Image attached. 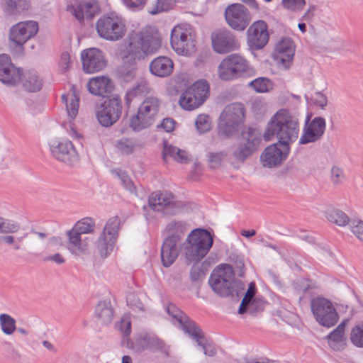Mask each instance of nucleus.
Instances as JSON below:
<instances>
[{"mask_svg": "<svg viewBox=\"0 0 363 363\" xmlns=\"http://www.w3.org/2000/svg\"><path fill=\"white\" fill-rule=\"evenodd\" d=\"M305 98L308 104H313L317 106H320L322 109L327 105L326 96L320 91L315 92L311 99L307 95H305Z\"/></svg>", "mask_w": 363, "mask_h": 363, "instance_id": "obj_56", "label": "nucleus"}, {"mask_svg": "<svg viewBox=\"0 0 363 363\" xmlns=\"http://www.w3.org/2000/svg\"><path fill=\"white\" fill-rule=\"evenodd\" d=\"M89 92L96 96H105L111 94L114 89V85L111 79L106 76H100L92 78L87 84Z\"/></svg>", "mask_w": 363, "mask_h": 363, "instance_id": "obj_24", "label": "nucleus"}, {"mask_svg": "<svg viewBox=\"0 0 363 363\" xmlns=\"http://www.w3.org/2000/svg\"><path fill=\"white\" fill-rule=\"evenodd\" d=\"M147 83L144 80H141L140 82H138V84L134 86L130 91H128L126 94V101H128L130 98L135 97L138 94H144L147 91Z\"/></svg>", "mask_w": 363, "mask_h": 363, "instance_id": "obj_55", "label": "nucleus"}, {"mask_svg": "<svg viewBox=\"0 0 363 363\" xmlns=\"http://www.w3.org/2000/svg\"><path fill=\"white\" fill-rule=\"evenodd\" d=\"M290 147L281 146L278 142L265 148L260 156L263 166L272 168L282 164L288 157Z\"/></svg>", "mask_w": 363, "mask_h": 363, "instance_id": "obj_17", "label": "nucleus"}, {"mask_svg": "<svg viewBox=\"0 0 363 363\" xmlns=\"http://www.w3.org/2000/svg\"><path fill=\"white\" fill-rule=\"evenodd\" d=\"M245 115H220L218 125L219 135L228 138L238 131Z\"/></svg>", "mask_w": 363, "mask_h": 363, "instance_id": "obj_20", "label": "nucleus"}, {"mask_svg": "<svg viewBox=\"0 0 363 363\" xmlns=\"http://www.w3.org/2000/svg\"><path fill=\"white\" fill-rule=\"evenodd\" d=\"M299 134V122L291 115H273L268 122L263 133L265 141H270L274 138L278 139L281 146L290 147Z\"/></svg>", "mask_w": 363, "mask_h": 363, "instance_id": "obj_4", "label": "nucleus"}, {"mask_svg": "<svg viewBox=\"0 0 363 363\" xmlns=\"http://www.w3.org/2000/svg\"><path fill=\"white\" fill-rule=\"evenodd\" d=\"M189 230V225L185 220H172L165 225L162 233L167 235L164 239L179 243Z\"/></svg>", "mask_w": 363, "mask_h": 363, "instance_id": "obj_22", "label": "nucleus"}, {"mask_svg": "<svg viewBox=\"0 0 363 363\" xmlns=\"http://www.w3.org/2000/svg\"><path fill=\"white\" fill-rule=\"evenodd\" d=\"M115 242L113 237L108 238V237L101 234L96 243V247L101 257L106 258L113 251Z\"/></svg>", "mask_w": 363, "mask_h": 363, "instance_id": "obj_39", "label": "nucleus"}, {"mask_svg": "<svg viewBox=\"0 0 363 363\" xmlns=\"http://www.w3.org/2000/svg\"><path fill=\"white\" fill-rule=\"evenodd\" d=\"M245 106L242 103L235 102L225 107L222 113H245Z\"/></svg>", "mask_w": 363, "mask_h": 363, "instance_id": "obj_61", "label": "nucleus"}, {"mask_svg": "<svg viewBox=\"0 0 363 363\" xmlns=\"http://www.w3.org/2000/svg\"><path fill=\"white\" fill-rule=\"evenodd\" d=\"M218 76L223 81H233L240 78H250L255 75V69L248 61L238 54L225 57L218 67Z\"/></svg>", "mask_w": 363, "mask_h": 363, "instance_id": "obj_5", "label": "nucleus"}, {"mask_svg": "<svg viewBox=\"0 0 363 363\" xmlns=\"http://www.w3.org/2000/svg\"><path fill=\"white\" fill-rule=\"evenodd\" d=\"M185 257L189 264L195 262L190 270V279L192 282H200L206 277L203 265L198 263L211 248L213 236L206 229L196 228L188 235Z\"/></svg>", "mask_w": 363, "mask_h": 363, "instance_id": "obj_2", "label": "nucleus"}, {"mask_svg": "<svg viewBox=\"0 0 363 363\" xmlns=\"http://www.w3.org/2000/svg\"><path fill=\"white\" fill-rule=\"evenodd\" d=\"M51 155L55 160L73 167L79 161V155L72 142L66 138H54L48 143Z\"/></svg>", "mask_w": 363, "mask_h": 363, "instance_id": "obj_8", "label": "nucleus"}, {"mask_svg": "<svg viewBox=\"0 0 363 363\" xmlns=\"http://www.w3.org/2000/svg\"><path fill=\"white\" fill-rule=\"evenodd\" d=\"M180 253V244L170 240L164 239L161 250L160 257L162 264L169 267L173 264Z\"/></svg>", "mask_w": 363, "mask_h": 363, "instance_id": "obj_26", "label": "nucleus"}, {"mask_svg": "<svg viewBox=\"0 0 363 363\" xmlns=\"http://www.w3.org/2000/svg\"><path fill=\"white\" fill-rule=\"evenodd\" d=\"M212 121L209 115H198L195 121L196 129L200 133L208 132L211 128Z\"/></svg>", "mask_w": 363, "mask_h": 363, "instance_id": "obj_53", "label": "nucleus"}, {"mask_svg": "<svg viewBox=\"0 0 363 363\" xmlns=\"http://www.w3.org/2000/svg\"><path fill=\"white\" fill-rule=\"evenodd\" d=\"M306 5L305 0H282L281 6L291 11H298L303 9Z\"/></svg>", "mask_w": 363, "mask_h": 363, "instance_id": "obj_54", "label": "nucleus"}, {"mask_svg": "<svg viewBox=\"0 0 363 363\" xmlns=\"http://www.w3.org/2000/svg\"><path fill=\"white\" fill-rule=\"evenodd\" d=\"M67 11L71 12L79 21H82L84 18L91 19L96 13V8L91 1H80L75 5L68 6Z\"/></svg>", "mask_w": 363, "mask_h": 363, "instance_id": "obj_27", "label": "nucleus"}, {"mask_svg": "<svg viewBox=\"0 0 363 363\" xmlns=\"http://www.w3.org/2000/svg\"><path fill=\"white\" fill-rule=\"evenodd\" d=\"M170 43L173 50L182 55H189L195 47L190 33L181 26H176L172 29Z\"/></svg>", "mask_w": 363, "mask_h": 363, "instance_id": "obj_16", "label": "nucleus"}, {"mask_svg": "<svg viewBox=\"0 0 363 363\" xmlns=\"http://www.w3.org/2000/svg\"><path fill=\"white\" fill-rule=\"evenodd\" d=\"M148 203L151 208L161 211L166 216H174L179 213L180 206L169 192H153L149 197Z\"/></svg>", "mask_w": 363, "mask_h": 363, "instance_id": "obj_12", "label": "nucleus"}, {"mask_svg": "<svg viewBox=\"0 0 363 363\" xmlns=\"http://www.w3.org/2000/svg\"><path fill=\"white\" fill-rule=\"evenodd\" d=\"M313 115H306L303 133L299 138L300 145H306L318 141L324 135L325 120L322 117L311 119Z\"/></svg>", "mask_w": 363, "mask_h": 363, "instance_id": "obj_11", "label": "nucleus"}, {"mask_svg": "<svg viewBox=\"0 0 363 363\" xmlns=\"http://www.w3.org/2000/svg\"><path fill=\"white\" fill-rule=\"evenodd\" d=\"M198 100L195 95H193L190 91L186 89L180 96L179 104L184 110L191 111L203 104L199 103Z\"/></svg>", "mask_w": 363, "mask_h": 363, "instance_id": "obj_40", "label": "nucleus"}, {"mask_svg": "<svg viewBox=\"0 0 363 363\" xmlns=\"http://www.w3.org/2000/svg\"><path fill=\"white\" fill-rule=\"evenodd\" d=\"M0 325L3 333L7 335H12L16 330L15 319L6 313L0 315Z\"/></svg>", "mask_w": 363, "mask_h": 363, "instance_id": "obj_46", "label": "nucleus"}, {"mask_svg": "<svg viewBox=\"0 0 363 363\" xmlns=\"http://www.w3.org/2000/svg\"><path fill=\"white\" fill-rule=\"evenodd\" d=\"M126 302L128 306H129L133 310H143V303L140 301L138 296L134 293H130L128 294L126 297Z\"/></svg>", "mask_w": 363, "mask_h": 363, "instance_id": "obj_59", "label": "nucleus"}, {"mask_svg": "<svg viewBox=\"0 0 363 363\" xmlns=\"http://www.w3.org/2000/svg\"><path fill=\"white\" fill-rule=\"evenodd\" d=\"M70 55L67 52H62L60 55L59 66L62 72H67L70 66Z\"/></svg>", "mask_w": 363, "mask_h": 363, "instance_id": "obj_63", "label": "nucleus"}, {"mask_svg": "<svg viewBox=\"0 0 363 363\" xmlns=\"http://www.w3.org/2000/svg\"><path fill=\"white\" fill-rule=\"evenodd\" d=\"M62 101L65 105L67 113H77L79 99L74 94L72 95L63 94Z\"/></svg>", "mask_w": 363, "mask_h": 363, "instance_id": "obj_50", "label": "nucleus"}, {"mask_svg": "<svg viewBox=\"0 0 363 363\" xmlns=\"http://www.w3.org/2000/svg\"><path fill=\"white\" fill-rule=\"evenodd\" d=\"M120 227V219L118 216H114L108 219L101 235H104L108 238H114L116 241Z\"/></svg>", "mask_w": 363, "mask_h": 363, "instance_id": "obj_42", "label": "nucleus"}, {"mask_svg": "<svg viewBox=\"0 0 363 363\" xmlns=\"http://www.w3.org/2000/svg\"><path fill=\"white\" fill-rule=\"evenodd\" d=\"M137 342L143 347V349L162 352L165 350L164 342L156 336L145 335L143 336H140L137 340Z\"/></svg>", "mask_w": 363, "mask_h": 363, "instance_id": "obj_34", "label": "nucleus"}, {"mask_svg": "<svg viewBox=\"0 0 363 363\" xmlns=\"http://www.w3.org/2000/svg\"><path fill=\"white\" fill-rule=\"evenodd\" d=\"M160 106L159 100L155 97H147L138 108L137 113H155Z\"/></svg>", "mask_w": 363, "mask_h": 363, "instance_id": "obj_45", "label": "nucleus"}, {"mask_svg": "<svg viewBox=\"0 0 363 363\" xmlns=\"http://www.w3.org/2000/svg\"><path fill=\"white\" fill-rule=\"evenodd\" d=\"M116 147L123 155H131L135 147H142L143 144H140L133 138H123L118 140L116 143Z\"/></svg>", "mask_w": 363, "mask_h": 363, "instance_id": "obj_38", "label": "nucleus"}, {"mask_svg": "<svg viewBox=\"0 0 363 363\" xmlns=\"http://www.w3.org/2000/svg\"><path fill=\"white\" fill-rule=\"evenodd\" d=\"M235 272L231 265L221 264L211 273L208 284L212 290L222 297H231L238 301L243 295L245 284L235 277Z\"/></svg>", "mask_w": 363, "mask_h": 363, "instance_id": "obj_3", "label": "nucleus"}, {"mask_svg": "<svg viewBox=\"0 0 363 363\" xmlns=\"http://www.w3.org/2000/svg\"><path fill=\"white\" fill-rule=\"evenodd\" d=\"M311 308L315 320L319 325L331 328L338 321V313L328 299L323 297H316L311 301Z\"/></svg>", "mask_w": 363, "mask_h": 363, "instance_id": "obj_7", "label": "nucleus"}, {"mask_svg": "<svg viewBox=\"0 0 363 363\" xmlns=\"http://www.w3.org/2000/svg\"><path fill=\"white\" fill-rule=\"evenodd\" d=\"M101 110L96 113H121V101L118 96L110 97H102L100 103Z\"/></svg>", "mask_w": 363, "mask_h": 363, "instance_id": "obj_33", "label": "nucleus"}, {"mask_svg": "<svg viewBox=\"0 0 363 363\" xmlns=\"http://www.w3.org/2000/svg\"><path fill=\"white\" fill-rule=\"evenodd\" d=\"M161 45L160 38L147 29L133 33L123 53V64L116 69L117 77L125 82H131L136 76L138 62L156 53Z\"/></svg>", "mask_w": 363, "mask_h": 363, "instance_id": "obj_1", "label": "nucleus"}, {"mask_svg": "<svg viewBox=\"0 0 363 363\" xmlns=\"http://www.w3.org/2000/svg\"><path fill=\"white\" fill-rule=\"evenodd\" d=\"M269 35L267 23L262 20L255 21L247 32V43L252 51L262 49L269 42Z\"/></svg>", "mask_w": 363, "mask_h": 363, "instance_id": "obj_15", "label": "nucleus"}, {"mask_svg": "<svg viewBox=\"0 0 363 363\" xmlns=\"http://www.w3.org/2000/svg\"><path fill=\"white\" fill-rule=\"evenodd\" d=\"M174 69L173 61L168 57L159 56L151 61L149 65L150 73L158 77L169 76Z\"/></svg>", "mask_w": 363, "mask_h": 363, "instance_id": "obj_25", "label": "nucleus"}, {"mask_svg": "<svg viewBox=\"0 0 363 363\" xmlns=\"http://www.w3.org/2000/svg\"><path fill=\"white\" fill-rule=\"evenodd\" d=\"M99 123L104 127H109L118 121L121 115H96Z\"/></svg>", "mask_w": 363, "mask_h": 363, "instance_id": "obj_58", "label": "nucleus"}, {"mask_svg": "<svg viewBox=\"0 0 363 363\" xmlns=\"http://www.w3.org/2000/svg\"><path fill=\"white\" fill-rule=\"evenodd\" d=\"M348 322V319L343 320L336 328L328 335V342L332 350L342 351L346 347L347 339L345 336V330Z\"/></svg>", "mask_w": 363, "mask_h": 363, "instance_id": "obj_23", "label": "nucleus"}, {"mask_svg": "<svg viewBox=\"0 0 363 363\" xmlns=\"http://www.w3.org/2000/svg\"><path fill=\"white\" fill-rule=\"evenodd\" d=\"M224 16L228 26L237 31L245 30L251 21L250 11L239 3L228 5L225 9Z\"/></svg>", "mask_w": 363, "mask_h": 363, "instance_id": "obj_10", "label": "nucleus"}, {"mask_svg": "<svg viewBox=\"0 0 363 363\" xmlns=\"http://www.w3.org/2000/svg\"><path fill=\"white\" fill-rule=\"evenodd\" d=\"M82 68L86 73H94L102 70L106 65L104 52L95 48L84 50L81 53Z\"/></svg>", "mask_w": 363, "mask_h": 363, "instance_id": "obj_18", "label": "nucleus"}, {"mask_svg": "<svg viewBox=\"0 0 363 363\" xmlns=\"http://www.w3.org/2000/svg\"><path fill=\"white\" fill-rule=\"evenodd\" d=\"M114 314L115 311L110 301H101L96 306L95 316L102 325H109L113 320Z\"/></svg>", "mask_w": 363, "mask_h": 363, "instance_id": "obj_28", "label": "nucleus"}, {"mask_svg": "<svg viewBox=\"0 0 363 363\" xmlns=\"http://www.w3.org/2000/svg\"><path fill=\"white\" fill-rule=\"evenodd\" d=\"M352 344L358 348H363V322L355 325L350 333Z\"/></svg>", "mask_w": 363, "mask_h": 363, "instance_id": "obj_47", "label": "nucleus"}, {"mask_svg": "<svg viewBox=\"0 0 363 363\" xmlns=\"http://www.w3.org/2000/svg\"><path fill=\"white\" fill-rule=\"evenodd\" d=\"M38 23L34 21H21L13 25L9 30V40L23 49V45L38 32Z\"/></svg>", "mask_w": 363, "mask_h": 363, "instance_id": "obj_14", "label": "nucleus"}, {"mask_svg": "<svg viewBox=\"0 0 363 363\" xmlns=\"http://www.w3.org/2000/svg\"><path fill=\"white\" fill-rule=\"evenodd\" d=\"M66 234L68 237L69 245L75 247L79 251L84 252L89 247V243L86 241L84 240L85 242H83L82 234L77 230L74 227H72L71 230L67 231Z\"/></svg>", "mask_w": 363, "mask_h": 363, "instance_id": "obj_37", "label": "nucleus"}, {"mask_svg": "<svg viewBox=\"0 0 363 363\" xmlns=\"http://www.w3.org/2000/svg\"><path fill=\"white\" fill-rule=\"evenodd\" d=\"M99 35L108 41H118L123 38L126 29L122 20L117 16H104L96 22Z\"/></svg>", "mask_w": 363, "mask_h": 363, "instance_id": "obj_9", "label": "nucleus"}, {"mask_svg": "<svg viewBox=\"0 0 363 363\" xmlns=\"http://www.w3.org/2000/svg\"><path fill=\"white\" fill-rule=\"evenodd\" d=\"M20 229V225L12 220L0 216V234L15 233Z\"/></svg>", "mask_w": 363, "mask_h": 363, "instance_id": "obj_51", "label": "nucleus"}, {"mask_svg": "<svg viewBox=\"0 0 363 363\" xmlns=\"http://www.w3.org/2000/svg\"><path fill=\"white\" fill-rule=\"evenodd\" d=\"M248 86L257 93H265L272 89V83L267 77H258L248 83Z\"/></svg>", "mask_w": 363, "mask_h": 363, "instance_id": "obj_43", "label": "nucleus"}, {"mask_svg": "<svg viewBox=\"0 0 363 363\" xmlns=\"http://www.w3.org/2000/svg\"><path fill=\"white\" fill-rule=\"evenodd\" d=\"M22 69L16 68L9 55H0V81L8 86H14L20 82Z\"/></svg>", "mask_w": 363, "mask_h": 363, "instance_id": "obj_19", "label": "nucleus"}, {"mask_svg": "<svg viewBox=\"0 0 363 363\" xmlns=\"http://www.w3.org/2000/svg\"><path fill=\"white\" fill-rule=\"evenodd\" d=\"M265 301L262 299H254L248 305V308L251 313H257L264 310Z\"/></svg>", "mask_w": 363, "mask_h": 363, "instance_id": "obj_64", "label": "nucleus"}, {"mask_svg": "<svg viewBox=\"0 0 363 363\" xmlns=\"http://www.w3.org/2000/svg\"><path fill=\"white\" fill-rule=\"evenodd\" d=\"M154 115H132L130 127L135 132H140L150 127L154 122Z\"/></svg>", "mask_w": 363, "mask_h": 363, "instance_id": "obj_35", "label": "nucleus"}, {"mask_svg": "<svg viewBox=\"0 0 363 363\" xmlns=\"http://www.w3.org/2000/svg\"><path fill=\"white\" fill-rule=\"evenodd\" d=\"M194 328H188V335L195 340L198 345L201 346L203 350V353L208 357H213L216 354V350L211 345H206L207 340L203 334V330L199 325Z\"/></svg>", "mask_w": 363, "mask_h": 363, "instance_id": "obj_29", "label": "nucleus"}, {"mask_svg": "<svg viewBox=\"0 0 363 363\" xmlns=\"http://www.w3.org/2000/svg\"><path fill=\"white\" fill-rule=\"evenodd\" d=\"M75 116L76 115H67V121L63 122L62 125L71 138L80 140L82 138V135L77 130L75 124L72 122Z\"/></svg>", "mask_w": 363, "mask_h": 363, "instance_id": "obj_52", "label": "nucleus"}, {"mask_svg": "<svg viewBox=\"0 0 363 363\" xmlns=\"http://www.w3.org/2000/svg\"><path fill=\"white\" fill-rule=\"evenodd\" d=\"M327 219L339 226H345L350 224L349 217L342 211L337 208L329 210L326 212Z\"/></svg>", "mask_w": 363, "mask_h": 363, "instance_id": "obj_41", "label": "nucleus"}, {"mask_svg": "<svg viewBox=\"0 0 363 363\" xmlns=\"http://www.w3.org/2000/svg\"><path fill=\"white\" fill-rule=\"evenodd\" d=\"M95 225V220L93 218L86 217L78 220L73 227L82 235H84L93 233Z\"/></svg>", "mask_w": 363, "mask_h": 363, "instance_id": "obj_49", "label": "nucleus"}, {"mask_svg": "<svg viewBox=\"0 0 363 363\" xmlns=\"http://www.w3.org/2000/svg\"><path fill=\"white\" fill-rule=\"evenodd\" d=\"M211 43L213 50L219 54L230 52L240 47L235 35L227 28L218 29L213 32Z\"/></svg>", "mask_w": 363, "mask_h": 363, "instance_id": "obj_13", "label": "nucleus"}, {"mask_svg": "<svg viewBox=\"0 0 363 363\" xmlns=\"http://www.w3.org/2000/svg\"><path fill=\"white\" fill-rule=\"evenodd\" d=\"M178 147L173 146L172 145H169L167 141H164V148L162 151V158L165 161L166 157L169 156L175 160L176 152Z\"/></svg>", "mask_w": 363, "mask_h": 363, "instance_id": "obj_62", "label": "nucleus"}, {"mask_svg": "<svg viewBox=\"0 0 363 363\" xmlns=\"http://www.w3.org/2000/svg\"><path fill=\"white\" fill-rule=\"evenodd\" d=\"M256 293V286L255 284L252 282L249 284L247 291L245 294L243 298L241 301L240 307L238 308L239 314H244L247 312L248 309V305L252 302L255 298V295Z\"/></svg>", "mask_w": 363, "mask_h": 363, "instance_id": "obj_44", "label": "nucleus"}, {"mask_svg": "<svg viewBox=\"0 0 363 363\" xmlns=\"http://www.w3.org/2000/svg\"><path fill=\"white\" fill-rule=\"evenodd\" d=\"M30 6L27 0H4V12L6 16H16L28 10Z\"/></svg>", "mask_w": 363, "mask_h": 363, "instance_id": "obj_30", "label": "nucleus"}, {"mask_svg": "<svg viewBox=\"0 0 363 363\" xmlns=\"http://www.w3.org/2000/svg\"><path fill=\"white\" fill-rule=\"evenodd\" d=\"M352 233L360 240L363 241V221L352 220L350 223Z\"/></svg>", "mask_w": 363, "mask_h": 363, "instance_id": "obj_60", "label": "nucleus"}, {"mask_svg": "<svg viewBox=\"0 0 363 363\" xmlns=\"http://www.w3.org/2000/svg\"><path fill=\"white\" fill-rule=\"evenodd\" d=\"M187 89L198 98L199 103L203 104L209 96V84L205 79L196 81Z\"/></svg>", "mask_w": 363, "mask_h": 363, "instance_id": "obj_36", "label": "nucleus"}, {"mask_svg": "<svg viewBox=\"0 0 363 363\" xmlns=\"http://www.w3.org/2000/svg\"><path fill=\"white\" fill-rule=\"evenodd\" d=\"M345 179V174L343 170L337 167L333 166L331 169L330 179L333 185L337 186L340 184Z\"/></svg>", "mask_w": 363, "mask_h": 363, "instance_id": "obj_57", "label": "nucleus"}, {"mask_svg": "<svg viewBox=\"0 0 363 363\" xmlns=\"http://www.w3.org/2000/svg\"><path fill=\"white\" fill-rule=\"evenodd\" d=\"M20 81L22 82L23 88L29 92L39 91L43 85L42 80L34 70H28L22 73Z\"/></svg>", "mask_w": 363, "mask_h": 363, "instance_id": "obj_31", "label": "nucleus"}, {"mask_svg": "<svg viewBox=\"0 0 363 363\" xmlns=\"http://www.w3.org/2000/svg\"><path fill=\"white\" fill-rule=\"evenodd\" d=\"M294 52L293 41L289 38H282L275 47L274 59L288 68L293 60Z\"/></svg>", "mask_w": 363, "mask_h": 363, "instance_id": "obj_21", "label": "nucleus"}, {"mask_svg": "<svg viewBox=\"0 0 363 363\" xmlns=\"http://www.w3.org/2000/svg\"><path fill=\"white\" fill-rule=\"evenodd\" d=\"M261 132L257 128L245 127L237 145L233 147L232 155L235 160L243 163L256 152L261 143Z\"/></svg>", "mask_w": 363, "mask_h": 363, "instance_id": "obj_6", "label": "nucleus"}, {"mask_svg": "<svg viewBox=\"0 0 363 363\" xmlns=\"http://www.w3.org/2000/svg\"><path fill=\"white\" fill-rule=\"evenodd\" d=\"M111 172L112 174H116L120 179L121 184L125 189L130 193H136V187L127 172L118 168L111 169Z\"/></svg>", "mask_w": 363, "mask_h": 363, "instance_id": "obj_48", "label": "nucleus"}, {"mask_svg": "<svg viewBox=\"0 0 363 363\" xmlns=\"http://www.w3.org/2000/svg\"><path fill=\"white\" fill-rule=\"evenodd\" d=\"M167 311L169 315H172L179 323L182 330L186 334H188L189 328H194L193 326L198 325L174 304H169Z\"/></svg>", "mask_w": 363, "mask_h": 363, "instance_id": "obj_32", "label": "nucleus"}]
</instances>
